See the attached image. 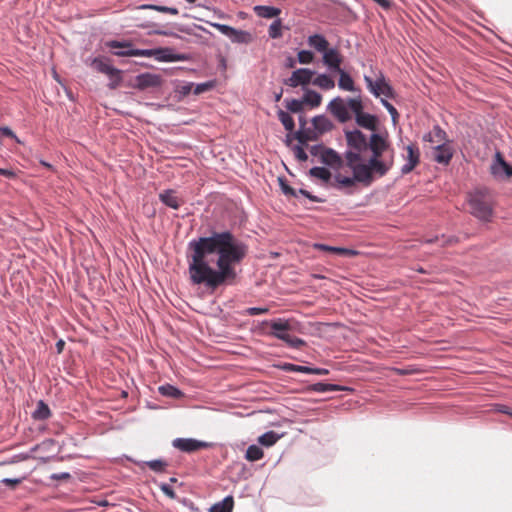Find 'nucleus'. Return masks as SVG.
<instances>
[{
  "mask_svg": "<svg viewBox=\"0 0 512 512\" xmlns=\"http://www.w3.org/2000/svg\"><path fill=\"white\" fill-rule=\"evenodd\" d=\"M210 25L227 36L233 43L247 44L252 41V35L247 31L238 30L220 23H210Z\"/></svg>",
  "mask_w": 512,
  "mask_h": 512,
  "instance_id": "8",
  "label": "nucleus"
},
{
  "mask_svg": "<svg viewBox=\"0 0 512 512\" xmlns=\"http://www.w3.org/2000/svg\"><path fill=\"white\" fill-rule=\"evenodd\" d=\"M116 85H117V83H113L111 86H112V88H115Z\"/></svg>",
  "mask_w": 512,
  "mask_h": 512,
  "instance_id": "63",
  "label": "nucleus"
},
{
  "mask_svg": "<svg viewBox=\"0 0 512 512\" xmlns=\"http://www.w3.org/2000/svg\"><path fill=\"white\" fill-rule=\"evenodd\" d=\"M255 13L262 18L271 19L279 15L280 10L272 6H255Z\"/></svg>",
  "mask_w": 512,
  "mask_h": 512,
  "instance_id": "25",
  "label": "nucleus"
},
{
  "mask_svg": "<svg viewBox=\"0 0 512 512\" xmlns=\"http://www.w3.org/2000/svg\"><path fill=\"white\" fill-rule=\"evenodd\" d=\"M159 392L164 396L177 398L181 395L180 390L172 385H163L159 387Z\"/></svg>",
  "mask_w": 512,
  "mask_h": 512,
  "instance_id": "35",
  "label": "nucleus"
},
{
  "mask_svg": "<svg viewBox=\"0 0 512 512\" xmlns=\"http://www.w3.org/2000/svg\"><path fill=\"white\" fill-rule=\"evenodd\" d=\"M471 214L483 221H489L492 216L491 197L488 189L478 188L468 196Z\"/></svg>",
  "mask_w": 512,
  "mask_h": 512,
  "instance_id": "4",
  "label": "nucleus"
},
{
  "mask_svg": "<svg viewBox=\"0 0 512 512\" xmlns=\"http://www.w3.org/2000/svg\"><path fill=\"white\" fill-rule=\"evenodd\" d=\"M160 488H161L162 492L165 495H167L169 498H171V499L175 498L176 495H175L173 489L168 484H161Z\"/></svg>",
  "mask_w": 512,
  "mask_h": 512,
  "instance_id": "47",
  "label": "nucleus"
},
{
  "mask_svg": "<svg viewBox=\"0 0 512 512\" xmlns=\"http://www.w3.org/2000/svg\"><path fill=\"white\" fill-rule=\"evenodd\" d=\"M269 36L271 38H278L281 36V23L279 20L274 21L269 27Z\"/></svg>",
  "mask_w": 512,
  "mask_h": 512,
  "instance_id": "43",
  "label": "nucleus"
},
{
  "mask_svg": "<svg viewBox=\"0 0 512 512\" xmlns=\"http://www.w3.org/2000/svg\"><path fill=\"white\" fill-rule=\"evenodd\" d=\"M453 155V150L449 143H438L431 147V157L440 164H448Z\"/></svg>",
  "mask_w": 512,
  "mask_h": 512,
  "instance_id": "12",
  "label": "nucleus"
},
{
  "mask_svg": "<svg viewBox=\"0 0 512 512\" xmlns=\"http://www.w3.org/2000/svg\"><path fill=\"white\" fill-rule=\"evenodd\" d=\"M316 247H318L320 249H323V250L332 251V252H335V253H338V254H342V255L354 254L353 251L345 249V248L330 247V246H326V245H323V244L316 245Z\"/></svg>",
  "mask_w": 512,
  "mask_h": 512,
  "instance_id": "42",
  "label": "nucleus"
},
{
  "mask_svg": "<svg viewBox=\"0 0 512 512\" xmlns=\"http://www.w3.org/2000/svg\"><path fill=\"white\" fill-rule=\"evenodd\" d=\"M307 43L322 54V63L326 68L332 65L335 67L336 62L343 56L338 48L329 46V42L323 35H311L308 37Z\"/></svg>",
  "mask_w": 512,
  "mask_h": 512,
  "instance_id": "5",
  "label": "nucleus"
},
{
  "mask_svg": "<svg viewBox=\"0 0 512 512\" xmlns=\"http://www.w3.org/2000/svg\"><path fill=\"white\" fill-rule=\"evenodd\" d=\"M262 324L269 325L272 329L270 335L286 342L290 347L299 348L305 343L304 340L290 335L289 332L293 330L290 320L278 318L271 321H264Z\"/></svg>",
  "mask_w": 512,
  "mask_h": 512,
  "instance_id": "6",
  "label": "nucleus"
},
{
  "mask_svg": "<svg viewBox=\"0 0 512 512\" xmlns=\"http://www.w3.org/2000/svg\"><path fill=\"white\" fill-rule=\"evenodd\" d=\"M269 310L267 307H250L246 309V314L248 315H258V314H265Z\"/></svg>",
  "mask_w": 512,
  "mask_h": 512,
  "instance_id": "46",
  "label": "nucleus"
},
{
  "mask_svg": "<svg viewBox=\"0 0 512 512\" xmlns=\"http://www.w3.org/2000/svg\"><path fill=\"white\" fill-rule=\"evenodd\" d=\"M108 47L113 49L116 56L121 57H143L144 49H136L128 41L112 40L106 43Z\"/></svg>",
  "mask_w": 512,
  "mask_h": 512,
  "instance_id": "10",
  "label": "nucleus"
},
{
  "mask_svg": "<svg viewBox=\"0 0 512 512\" xmlns=\"http://www.w3.org/2000/svg\"><path fill=\"white\" fill-rule=\"evenodd\" d=\"M263 457V451L257 445H250L246 450V459L249 461H257Z\"/></svg>",
  "mask_w": 512,
  "mask_h": 512,
  "instance_id": "34",
  "label": "nucleus"
},
{
  "mask_svg": "<svg viewBox=\"0 0 512 512\" xmlns=\"http://www.w3.org/2000/svg\"><path fill=\"white\" fill-rule=\"evenodd\" d=\"M135 86L140 90L159 87L162 84V77L154 73H142L135 79Z\"/></svg>",
  "mask_w": 512,
  "mask_h": 512,
  "instance_id": "15",
  "label": "nucleus"
},
{
  "mask_svg": "<svg viewBox=\"0 0 512 512\" xmlns=\"http://www.w3.org/2000/svg\"><path fill=\"white\" fill-rule=\"evenodd\" d=\"M64 345H65V343H64V341H63V340H59V341L56 343V348H57L58 353H61V352H62Z\"/></svg>",
  "mask_w": 512,
  "mask_h": 512,
  "instance_id": "54",
  "label": "nucleus"
},
{
  "mask_svg": "<svg viewBox=\"0 0 512 512\" xmlns=\"http://www.w3.org/2000/svg\"><path fill=\"white\" fill-rule=\"evenodd\" d=\"M233 505V497L227 496L222 501L215 503L213 506H211L209 512H232Z\"/></svg>",
  "mask_w": 512,
  "mask_h": 512,
  "instance_id": "23",
  "label": "nucleus"
},
{
  "mask_svg": "<svg viewBox=\"0 0 512 512\" xmlns=\"http://www.w3.org/2000/svg\"><path fill=\"white\" fill-rule=\"evenodd\" d=\"M288 65H289L290 67H293V65H294V60H293V59H290V61L288 62Z\"/></svg>",
  "mask_w": 512,
  "mask_h": 512,
  "instance_id": "60",
  "label": "nucleus"
},
{
  "mask_svg": "<svg viewBox=\"0 0 512 512\" xmlns=\"http://www.w3.org/2000/svg\"><path fill=\"white\" fill-rule=\"evenodd\" d=\"M381 103L382 105L387 109V111L389 112V114L391 115V118H392V121H393V124L396 125L397 123V119H398V112L396 110V108L390 104L386 99L382 98L381 99Z\"/></svg>",
  "mask_w": 512,
  "mask_h": 512,
  "instance_id": "40",
  "label": "nucleus"
},
{
  "mask_svg": "<svg viewBox=\"0 0 512 512\" xmlns=\"http://www.w3.org/2000/svg\"><path fill=\"white\" fill-rule=\"evenodd\" d=\"M322 96L314 90H306L303 95L304 104L311 107H318L321 104Z\"/></svg>",
  "mask_w": 512,
  "mask_h": 512,
  "instance_id": "27",
  "label": "nucleus"
},
{
  "mask_svg": "<svg viewBox=\"0 0 512 512\" xmlns=\"http://www.w3.org/2000/svg\"><path fill=\"white\" fill-rule=\"evenodd\" d=\"M160 199L163 203H165L167 206L177 209L180 205L178 197L175 195L173 191H165L160 194Z\"/></svg>",
  "mask_w": 512,
  "mask_h": 512,
  "instance_id": "29",
  "label": "nucleus"
},
{
  "mask_svg": "<svg viewBox=\"0 0 512 512\" xmlns=\"http://www.w3.org/2000/svg\"><path fill=\"white\" fill-rule=\"evenodd\" d=\"M145 464L153 471L155 472H162L165 467H166V463L162 460H151V461H147L145 462Z\"/></svg>",
  "mask_w": 512,
  "mask_h": 512,
  "instance_id": "41",
  "label": "nucleus"
},
{
  "mask_svg": "<svg viewBox=\"0 0 512 512\" xmlns=\"http://www.w3.org/2000/svg\"><path fill=\"white\" fill-rule=\"evenodd\" d=\"M445 132L439 127H435L429 134L424 136V140L429 141L432 145L445 143Z\"/></svg>",
  "mask_w": 512,
  "mask_h": 512,
  "instance_id": "26",
  "label": "nucleus"
},
{
  "mask_svg": "<svg viewBox=\"0 0 512 512\" xmlns=\"http://www.w3.org/2000/svg\"><path fill=\"white\" fill-rule=\"evenodd\" d=\"M0 133H1V135L14 138L17 142H20L19 139L14 134V132L8 127H0Z\"/></svg>",
  "mask_w": 512,
  "mask_h": 512,
  "instance_id": "48",
  "label": "nucleus"
},
{
  "mask_svg": "<svg viewBox=\"0 0 512 512\" xmlns=\"http://www.w3.org/2000/svg\"><path fill=\"white\" fill-rule=\"evenodd\" d=\"M213 87H214V83L212 81L200 83V84L194 85L193 93L195 95H200L204 92L211 90Z\"/></svg>",
  "mask_w": 512,
  "mask_h": 512,
  "instance_id": "39",
  "label": "nucleus"
},
{
  "mask_svg": "<svg viewBox=\"0 0 512 512\" xmlns=\"http://www.w3.org/2000/svg\"><path fill=\"white\" fill-rule=\"evenodd\" d=\"M0 174H2L4 176H7V177H13L14 176V172L11 171V170H7V169H0Z\"/></svg>",
  "mask_w": 512,
  "mask_h": 512,
  "instance_id": "53",
  "label": "nucleus"
},
{
  "mask_svg": "<svg viewBox=\"0 0 512 512\" xmlns=\"http://www.w3.org/2000/svg\"><path fill=\"white\" fill-rule=\"evenodd\" d=\"M374 79L369 75H364V81L369 92L375 97L384 96L386 98L394 97V90L387 82L381 71L373 72Z\"/></svg>",
  "mask_w": 512,
  "mask_h": 512,
  "instance_id": "7",
  "label": "nucleus"
},
{
  "mask_svg": "<svg viewBox=\"0 0 512 512\" xmlns=\"http://www.w3.org/2000/svg\"><path fill=\"white\" fill-rule=\"evenodd\" d=\"M194 87V84L193 83H185L183 85H181L179 88H178V92L182 95V96H187L188 94H190L191 92H193V88Z\"/></svg>",
  "mask_w": 512,
  "mask_h": 512,
  "instance_id": "45",
  "label": "nucleus"
},
{
  "mask_svg": "<svg viewBox=\"0 0 512 512\" xmlns=\"http://www.w3.org/2000/svg\"><path fill=\"white\" fill-rule=\"evenodd\" d=\"M344 61V57L342 56L338 62H336V66H328L327 70L333 74L336 73L339 75L338 87L343 91L356 92L358 89L355 86L354 80L344 69H342L341 65Z\"/></svg>",
  "mask_w": 512,
  "mask_h": 512,
  "instance_id": "9",
  "label": "nucleus"
},
{
  "mask_svg": "<svg viewBox=\"0 0 512 512\" xmlns=\"http://www.w3.org/2000/svg\"><path fill=\"white\" fill-rule=\"evenodd\" d=\"M42 164H43L44 166H47V167H49V166H50L49 164H47V162H43Z\"/></svg>",
  "mask_w": 512,
  "mask_h": 512,
  "instance_id": "61",
  "label": "nucleus"
},
{
  "mask_svg": "<svg viewBox=\"0 0 512 512\" xmlns=\"http://www.w3.org/2000/svg\"><path fill=\"white\" fill-rule=\"evenodd\" d=\"M309 174L311 177L317 178L324 183H327L331 179V173L324 167H313L310 169Z\"/></svg>",
  "mask_w": 512,
  "mask_h": 512,
  "instance_id": "28",
  "label": "nucleus"
},
{
  "mask_svg": "<svg viewBox=\"0 0 512 512\" xmlns=\"http://www.w3.org/2000/svg\"><path fill=\"white\" fill-rule=\"evenodd\" d=\"M345 387L335 385V384H327V383H316L313 385V390L319 393H326L331 391H341L345 390Z\"/></svg>",
  "mask_w": 512,
  "mask_h": 512,
  "instance_id": "32",
  "label": "nucleus"
},
{
  "mask_svg": "<svg viewBox=\"0 0 512 512\" xmlns=\"http://www.w3.org/2000/svg\"><path fill=\"white\" fill-rule=\"evenodd\" d=\"M3 483L9 486H16L21 482V479L18 478H4L2 480Z\"/></svg>",
  "mask_w": 512,
  "mask_h": 512,
  "instance_id": "52",
  "label": "nucleus"
},
{
  "mask_svg": "<svg viewBox=\"0 0 512 512\" xmlns=\"http://www.w3.org/2000/svg\"><path fill=\"white\" fill-rule=\"evenodd\" d=\"M143 57H154L159 62H176L185 60V56L176 54L171 48L144 49Z\"/></svg>",
  "mask_w": 512,
  "mask_h": 512,
  "instance_id": "11",
  "label": "nucleus"
},
{
  "mask_svg": "<svg viewBox=\"0 0 512 512\" xmlns=\"http://www.w3.org/2000/svg\"><path fill=\"white\" fill-rule=\"evenodd\" d=\"M492 174L499 179H508L512 176V166L504 161L499 152L495 154L494 161L491 165Z\"/></svg>",
  "mask_w": 512,
  "mask_h": 512,
  "instance_id": "13",
  "label": "nucleus"
},
{
  "mask_svg": "<svg viewBox=\"0 0 512 512\" xmlns=\"http://www.w3.org/2000/svg\"><path fill=\"white\" fill-rule=\"evenodd\" d=\"M188 272L191 282L209 290L236 278V265L247 253L246 245L228 231L214 232L189 242Z\"/></svg>",
  "mask_w": 512,
  "mask_h": 512,
  "instance_id": "1",
  "label": "nucleus"
},
{
  "mask_svg": "<svg viewBox=\"0 0 512 512\" xmlns=\"http://www.w3.org/2000/svg\"><path fill=\"white\" fill-rule=\"evenodd\" d=\"M406 151V163L401 168L403 174L411 172L419 161V152L412 145H408Z\"/></svg>",
  "mask_w": 512,
  "mask_h": 512,
  "instance_id": "19",
  "label": "nucleus"
},
{
  "mask_svg": "<svg viewBox=\"0 0 512 512\" xmlns=\"http://www.w3.org/2000/svg\"><path fill=\"white\" fill-rule=\"evenodd\" d=\"M303 104H304L303 99L302 100L291 99V100L286 101L287 109L293 113L300 112L303 108Z\"/></svg>",
  "mask_w": 512,
  "mask_h": 512,
  "instance_id": "37",
  "label": "nucleus"
},
{
  "mask_svg": "<svg viewBox=\"0 0 512 512\" xmlns=\"http://www.w3.org/2000/svg\"><path fill=\"white\" fill-rule=\"evenodd\" d=\"M321 160L331 167L341 166L343 162L339 154L332 149H322Z\"/></svg>",
  "mask_w": 512,
  "mask_h": 512,
  "instance_id": "20",
  "label": "nucleus"
},
{
  "mask_svg": "<svg viewBox=\"0 0 512 512\" xmlns=\"http://www.w3.org/2000/svg\"><path fill=\"white\" fill-rule=\"evenodd\" d=\"M91 66L97 71L104 73L108 76L117 77L119 79L120 71L113 66H111L105 59L103 58H94L92 60Z\"/></svg>",
  "mask_w": 512,
  "mask_h": 512,
  "instance_id": "17",
  "label": "nucleus"
},
{
  "mask_svg": "<svg viewBox=\"0 0 512 512\" xmlns=\"http://www.w3.org/2000/svg\"><path fill=\"white\" fill-rule=\"evenodd\" d=\"M297 57H298L299 63H301V64H310L314 59L313 53L309 50L299 51L297 54Z\"/></svg>",
  "mask_w": 512,
  "mask_h": 512,
  "instance_id": "38",
  "label": "nucleus"
},
{
  "mask_svg": "<svg viewBox=\"0 0 512 512\" xmlns=\"http://www.w3.org/2000/svg\"><path fill=\"white\" fill-rule=\"evenodd\" d=\"M294 155L299 161H306L308 159L307 153L304 151V149L301 146H295L294 149Z\"/></svg>",
  "mask_w": 512,
  "mask_h": 512,
  "instance_id": "44",
  "label": "nucleus"
},
{
  "mask_svg": "<svg viewBox=\"0 0 512 512\" xmlns=\"http://www.w3.org/2000/svg\"><path fill=\"white\" fill-rule=\"evenodd\" d=\"M155 33H156V34H159V35H165V36L169 35V33H168V32L163 31V30L156 31Z\"/></svg>",
  "mask_w": 512,
  "mask_h": 512,
  "instance_id": "58",
  "label": "nucleus"
},
{
  "mask_svg": "<svg viewBox=\"0 0 512 512\" xmlns=\"http://www.w3.org/2000/svg\"><path fill=\"white\" fill-rule=\"evenodd\" d=\"M280 435L274 431H268L258 438V442L266 447L274 445L279 439Z\"/></svg>",
  "mask_w": 512,
  "mask_h": 512,
  "instance_id": "30",
  "label": "nucleus"
},
{
  "mask_svg": "<svg viewBox=\"0 0 512 512\" xmlns=\"http://www.w3.org/2000/svg\"><path fill=\"white\" fill-rule=\"evenodd\" d=\"M49 416H50L49 407L43 401H39L37 403V408L32 413V417L36 420H45Z\"/></svg>",
  "mask_w": 512,
  "mask_h": 512,
  "instance_id": "31",
  "label": "nucleus"
},
{
  "mask_svg": "<svg viewBox=\"0 0 512 512\" xmlns=\"http://www.w3.org/2000/svg\"><path fill=\"white\" fill-rule=\"evenodd\" d=\"M312 124L319 133H324L332 129V122L323 115L316 116L312 119Z\"/></svg>",
  "mask_w": 512,
  "mask_h": 512,
  "instance_id": "22",
  "label": "nucleus"
},
{
  "mask_svg": "<svg viewBox=\"0 0 512 512\" xmlns=\"http://www.w3.org/2000/svg\"><path fill=\"white\" fill-rule=\"evenodd\" d=\"M173 447L184 451V452H193L199 450L201 448L208 447V443L199 441L192 438H176L173 440Z\"/></svg>",
  "mask_w": 512,
  "mask_h": 512,
  "instance_id": "14",
  "label": "nucleus"
},
{
  "mask_svg": "<svg viewBox=\"0 0 512 512\" xmlns=\"http://www.w3.org/2000/svg\"><path fill=\"white\" fill-rule=\"evenodd\" d=\"M299 192H300L301 194L305 195L306 197H308V198H311V199H312V197L310 196V194H309L307 191H305V190H302V189H301V190H299Z\"/></svg>",
  "mask_w": 512,
  "mask_h": 512,
  "instance_id": "57",
  "label": "nucleus"
},
{
  "mask_svg": "<svg viewBox=\"0 0 512 512\" xmlns=\"http://www.w3.org/2000/svg\"><path fill=\"white\" fill-rule=\"evenodd\" d=\"M455 241L454 237L446 238L444 235L441 238L436 237L435 242H440L441 245L452 244Z\"/></svg>",
  "mask_w": 512,
  "mask_h": 512,
  "instance_id": "50",
  "label": "nucleus"
},
{
  "mask_svg": "<svg viewBox=\"0 0 512 512\" xmlns=\"http://www.w3.org/2000/svg\"><path fill=\"white\" fill-rule=\"evenodd\" d=\"M286 369L288 371L293 372H301L306 374H318V375H326L328 374V370L324 368H311L307 366H300V365H294V364H288L286 366Z\"/></svg>",
  "mask_w": 512,
  "mask_h": 512,
  "instance_id": "21",
  "label": "nucleus"
},
{
  "mask_svg": "<svg viewBox=\"0 0 512 512\" xmlns=\"http://www.w3.org/2000/svg\"><path fill=\"white\" fill-rule=\"evenodd\" d=\"M28 458H29L28 454H20V455L16 456L15 460H13L12 462L22 461V460H26Z\"/></svg>",
  "mask_w": 512,
  "mask_h": 512,
  "instance_id": "55",
  "label": "nucleus"
},
{
  "mask_svg": "<svg viewBox=\"0 0 512 512\" xmlns=\"http://www.w3.org/2000/svg\"><path fill=\"white\" fill-rule=\"evenodd\" d=\"M363 109L361 97L353 98H333L327 105V110L341 123H346L352 119V115Z\"/></svg>",
  "mask_w": 512,
  "mask_h": 512,
  "instance_id": "3",
  "label": "nucleus"
},
{
  "mask_svg": "<svg viewBox=\"0 0 512 512\" xmlns=\"http://www.w3.org/2000/svg\"><path fill=\"white\" fill-rule=\"evenodd\" d=\"M279 181H280L281 189L284 194L292 195V196L295 195V191L291 187H289L282 179H279Z\"/></svg>",
  "mask_w": 512,
  "mask_h": 512,
  "instance_id": "49",
  "label": "nucleus"
},
{
  "mask_svg": "<svg viewBox=\"0 0 512 512\" xmlns=\"http://www.w3.org/2000/svg\"><path fill=\"white\" fill-rule=\"evenodd\" d=\"M186 1L189 2V3H194L195 2V0H186Z\"/></svg>",
  "mask_w": 512,
  "mask_h": 512,
  "instance_id": "62",
  "label": "nucleus"
},
{
  "mask_svg": "<svg viewBox=\"0 0 512 512\" xmlns=\"http://www.w3.org/2000/svg\"><path fill=\"white\" fill-rule=\"evenodd\" d=\"M278 118L287 131H293L295 124L293 118L289 115V113L280 110L278 112Z\"/></svg>",
  "mask_w": 512,
  "mask_h": 512,
  "instance_id": "33",
  "label": "nucleus"
},
{
  "mask_svg": "<svg viewBox=\"0 0 512 512\" xmlns=\"http://www.w3.org/2000/svg\"><path fill=\"white\" fill-rule=\"evenodd\" d=\"M499 411H500V412H503V413H506V414H509V415H511V416H512V411H511V410H509V409H508V407H506V406H501V407L499 408Z\"/></svg>",
  "mask_w": 512,
  "mask_h": 512,
  "instance_id": "56",
  "label": "nucleus"
},
{
  "mask_svg": "<svg viewBox=\"0 0 512 512\" xmlns=\"http://www.w3.org/2000/svg\"><path fill=\"white\" fill-rule=\"evenodd\" d=\"M141 8L144 9H153L159 12L169 13L172 15L178 14V9L173 7H166V6H160V5H143Z\"/></svg>",
  "mask_w": 512,
  "mask_h": 512,
  "instance_id": "36",
  "label": "nucleus"
},
{
  "mask_svg": "<svg viewBox=\"0 0 512 512\" xmlns=\"http://www.w3.org/2000/svg\"><path fill=\"white\" fill-rule=\"evenodd\" d=\"M314 75V72L307 68H300L295 70L291 77L286 81V84L291 87L308 84Z\"/></svg>",
  "mask_w": 512,
  "mask_h": 512,
  "instance_id": "16",
  "label": "nucleus"
},
{
  "mask_svg": "<svg viewBox=\"0 0 512 512\" xmlns=\"http://www.w3.org/2000/svg\"><path fill=\"white\" fill-rule=\"evenodd\" d=\"M319 149L318 146H313L312 149H311V153L316 155L317 154V150Z\"/></svg>",
  "mask_w": 512,
  "mask_h": 512,
  "instance_id": "59",
  "label": "nucleus"
},
{
  "mask_svg": "<svg viewBox=\"0 0 512 512\" xmlns=\"http://www.w3.org/2000/svg\"><path fill=\"white\" fill-rule=\"evenodd\" d=\"M346 140L344 165L352 175L337 173L334 180L338 188H352L357 183L368 186L392 168L395 152L384 135L373 133L367 141L362 132L353 130L346 132Z\"/></svg>",
  "mask_w": 512,
  "mask_h": 512,
  "instance_id": "2",
  "label": "nucleus"
},
{
  "mask_svg": "<svg viewBox=\"0 0 512 512\" xmlns=\"http://www.w3.org/2000/svg\"><path fill=\"white\" fill-rule=\"evenodd\" d=\"M313 84L323 90H331L335 87V82L328 74H319L314 80Z\"/></svg>",
  "mask_w": 512,
  "mask_h": 512,
  "instance_id": "24",
  "label": "nucleus"
},
{
  "mask_svg": "<svg viewBox=\"0 0 512 512\" xmlns=\"http://www.w3.org/2000/svg\"><path fill=\"white\" fill-rule=\"evenodd\" d=\"M354 115L359 126L373 131L376 130L377 118L375 116L364 113L363 109L355 112Z\"/></svg>",
  "mask_w": 512,
  "mask_h": 512,
  "instance_id": "18",
  "label": "nucleus"
},
{
  "mask_svg": "<svg viewBox=\"0 0 512 512\" xmlns=\"http://www.w3.org/2000/svg\"><path fill=\"white\" fill-rule=\"evenodd\" d=\"M69 478H70V474L67 472L54 473L51 475V479H53V480H65V479H69Z\"/></svg>",
  "mask_w": 512,
  "mask_h": 512,
  "instance_id": "51",
  "label": "nucleus"
}]
</instances>
